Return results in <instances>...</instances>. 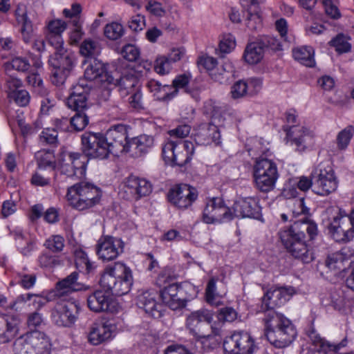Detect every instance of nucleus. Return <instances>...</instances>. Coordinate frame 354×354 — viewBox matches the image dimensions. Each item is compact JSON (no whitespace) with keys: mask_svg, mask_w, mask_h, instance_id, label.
I'll return each instance as SVG.
<instances>
[{"mask_svg":"<svg viewBox=\"0 0 354 354\" xmlns=\"http://www.w3.org/2000/svg\"><path fill=\"white\" fill-rule=\"evenodd\" d=\"M87 162L88 159L84 155L64 151L59 156L57 165L62 174L80 179L86 175Z\"/></svg>","mask_w":354,"mask_h":354,"instance_id":"13","label":"nucleus"},{"mask_svg":"<svg viewBox=\"0 0 354 354\" xmlns=\"http://www.w3.org/2000/svg\"><path fill=\"white\" fill-rule=\"evenodd\" d=\"M151 190V185L148 180L135 176H130L121 183L119 193L127 199L138 200L149 195Z\"/></svg>","mask_w":354,"mask_h":354,"instance_id":"17","label":"nucleus"},{"mask_svg":"<svg viewBox=\"0 0 354 354\" xmlns=\"http://www.w3.org/2000/svg\"><path fill=\"white\" fill-rule=\"evenodd\" d=\"M21 81L17 78L10 77L7 80L8 97L19 106H25L30 102V95L27 91L21 88Z\"/></svg>","mask_w":354,"mask_h":354,"instance_id":"34","label":"nucleus"},{"mask_svg":"<svg viewBox=\"0 0 354 354\" xmlns=\"http://www.w3.org/2000/svg\"><path fill=\"white\" fill-rule=\"evenodd\" d=\"M233 218V213L219 197L207 198L202 220L207 224H220Z\"/></svg>","mask_w":354,"mask_h":354,"instance_id":"11","label":"nucleus"},{"mask_svg":"<svg viewBox=\"0 0 354 354\" xmlns=\"http://www.w3.org/2000/svg\"><path fill=\"white\" fill-rule=\"evenodd\" d=\"M250 9L246 8V26L250 30H257L261 26V19L255 10L252 12Z\"/></svg>","mask_w":354,"mask_h":354,"instance_id":"60","label":"nucleus"},{"mask_svg":"<svg viewBox=\"0 0 354 354\" xmlns=\"http://www.w3.org/2000/svg\"><path fill=\"white\" fill-rule=\"evenodd\" d=\"M104 33L110 40H116L123 35L124 28L119 23L112 22L104 27Z\"/></svg>","mask_w":354,"mask_h":354,"instance_id":"56","label":"nucleus"},{"mask_svg":"<svg viewBox=\"0 0 354 354\" xmlns=\"http://www.w3.org/2000/svg\"><path fill=\"white\" fill-rule=\"evenodd\" d=\"M115 50L129 62L136 61L140 57V50L136 46H116Z\"/></svg>","mask_w":354,"mask_h":354,"instance_id":"55","label":"nucleus"},{"mask_svg":"<svg viewBox=\"0 0 354 354\" xmlns=\"http://www.w3.org/2000/svg\"><path fill=\"white\" fill-rule=\"evenodd\" d=\"M214 314L211 310L202 309L192 313L187 319V326L190 333L197 339H203L211 337L209 335H205L203 331L205 326L204 322L211 324L213 330L216 329L212 324Z\"/></svg>","mask_w":354,"mask_h":354,"instance_id":"19","label":"nucleus"},{"mask_svg":"<svg viewBox=\"0 0 354 354\" xmlns=\"http://www.w3.org/2000/svg\"><path fill=\"white\" fill-rule=\"evenodd\" d=\"M82 147L86 158L104 159L108 157L105 138L100 133L85 132L82 134Z\"/></svg>","mask_w":354,"mask_h":354,"instance_id":"16","label":"nucleus"},{"mask_svg":"<svg viewBox=\"0 0 354 354\" xmlns=\"http://www.w3.org/2000/svg\"><path fill=\"white\" fill-rule=\"evenodd\" d=\"M53 68L51 82L57 86L63 84L72 69L59 68L57 67Z\"/></svg>","mask_w":354,"mask_h":354,"instance_id":"59","label":"nucleus"},{"mask_svg":"<svg viewBox=\"0 0 354 354\" xmlns=\"http://www.w3.org/2000/svg\"><path fill=\"white\" fill-rule=\"evenodd\" d=\"M204 113L214 119V121L216 120L218 122H221L223 107L221 104L213 100H208L205 102L203 106Z\"/></svg>","mask_w":354,"mask_h":354,"instance_id":"49","label":"nucleus"},{"mask_svg":"<svg viewBox=\"0 0 354 354\" xmlns=\"http://www.w3.org/2000/svg\"><path fill=\"white\" fill-rule=\"evenodd\" d=\"M88 123V116L81 112L77 113L71 119V124L76 131L83 130Z\"/></svg>","mask_w":354,"mask_h":354,"instance_id":"63","label":"nucleus"},{"mask_svg":"<svg viewBox=\"0 0 354 354\" xmlns=\"http://www.w3.org/2000/svg\"><path fill=\"white\" fill-rule=\"evenodd\" d=\"M348 262V259L346 255L342 252H338L328 256L326 265L331 270H343Z\"/></svg>","mask_w":354,"mask_h":354,"instance_id":"48","label":"nucleus"},{"mask_svg":"<svg viewBox=\"0 0 354 354\" xmlns=\"http://www.w3.org/2000/svg\"><path fill=\"white\" fill-rule=\"evenodd\" d=\"M246 82L244 80L236 82L231 87V95L232 98L239 99L248 94Z\"/></svg>","mask_w":354,"mask_h":354,"instance_id":"62","label":"nucleus"},{"mask_svg":"<svg viewBox=\"0 0 354 354\" xmlns=\"http://www.w3.org/2000/svg\"><path fill=\"white\" fill-rule=\"evenodd\" d=\"M296 204L297 208L292 210V214L295 217L304 214L303 218L295 222V223H299L297 230L303 232L306 230L313 239L317 234V225L308 218L306 214L308 213V209L304 205V198L297 201Z\"/></svg>","mask_w":354,"mask_h":354,"instance_id":"29","label":"nucleus"},{"mask_svg":"<svg viewBox=\"0 0 354 354\" xmlns=\"http://www.w3.org/2000/svg\"><path fill=\"white\" fill-rule=\"evenodd\" d=\"M160 295L165 305L171 310L181 309L186 305L187 298L183 296V292L177 283H172L165 287L160 291Z\"/></svg>","mask_w":354,"mask_h":354,"instance_id":"25","label":"nucleus"},{"mask_svg":"<svg viewBox=\"0 0 354 354\" xmlns=\"http://www.w3.org/2000/svg\"><path fill=\"white\" fill-rule=\"evenodd\" d=\"M115 326L106 322L102 324H94L91 326L88 335V342L93 345H99L112 338Z\"/></svg>","mask_w":354,"mask_h":354,"instance_id":"27","label":"nucleus"},{"mask_svg":"<svg viewBox=\"0 0 354 354\" xmlns=\"http://www.w3.org/2000/svg\"><path fill=\"white\" fill-rule=\"evenodd\" d=\"M216 318L219 323L233 322L241 319V316L235 309L232 307H225L219 309L217 312Z\"/></svg>","mask_w":354,"mask_h":354,"instance_id":"51","label":"nucleus"},{"mask_svg":"<svg viewBox=\"0 0 354 354\" xmlns=\"http://www.w3.org/2000/svg\"><path fill=\"white\" fill-rule=\"evenodd\" d=\"M197 197L196 189L186 184L174 187L168 194L169 201L179 208L188 207Z\"/></svg>","mask_w":354,"mask_h":354,"instance_id":"22","label":"nucleus"},{"mask_svg":"<svg viewBox=\"0 0 354 354\" xmlns=\"http://www.w3.org/2000/svg\"><path fill=\"white\" fill-rule=\"evenodd\" d=\"M299 223L279 232L280 239L288 251L296 259L304 263H310L314 258L313 253L305 241V234L297 231Z\"/></svg>","mask_w":354,"mask_h":354,"instance_id":"5","label":"nucleus"},{"mask_svg":"<svg viewBox=\"0 0 354 354\" xmlns=\"http://www.w3.org/2000/svg\"><path fill=\"white\" fill-rule=\"evenodd\" d=\"M100 283L103 290L88 297V308L95 313H117L120 306L113 295L119 296L129 292L133 284L131 270L124 263L116 262L105 268Z\"/></svg>","mask_w":354,"mask_h":354,"instance_id":"1","label":"nucleus"},{"mask_svg":"<svg viewBox=\"0 0 354 354\" xmlns=\"http://www.w3.org/2000/svg\"><path fill=\"white\" fill-rule=\"evenodd\" d=\"M75 59L74 53L69 49L64 46H57L54 55L49 59V63L52 67L72 69Z\"/></svg>","mask_w":354,"mask_h":354,"instance_id":"33","label":"nucleus"},{"mask_svg":"<svg viewBox=\"0 0 354 354\" xmlns=\"http://www.w3.org/2000/svg\"><path fill=\"white\" fill-rule=\"evenodd\" d=\"M75 261L80 272L88 274L95 268L94 263L90 261L87 254L82 249L75 251Z\"/></svg>","mask_w":354,"mask_h":354,"instance_id":"45","label":"nucleus"},{"mask_svg":"<svg viewBox=\"0 0 354 354\" xmlns=\"http://www.w3.org/2000/svg\"><path fill=\"white\" fill-rule=\"evenodd\" d=\"M309 338L312 344L309 348L307 354H337V351L344 345L331 344L322 339L319 334L315 331L310 332Z\"/></svg>","mask_w":354,"mask_h":354,"instance_id":"31","label":"nucleus"},{"mask_svg":"<svg viewBox=\"0 0 354 354\" xmlns=\"http://www.w3.org/2000/svg\"><path fill=\"white\" fill-rule=\"evenodd\" d=\"M264 49L262 46H246L243 57L250 65L259 63L263 58Z\"/></svg>","mask_w":354,"mask_h":354,"instance_id":"44","label":"nucleus"},{"mask_svg":"<svg viewBox=\"0 0 354 354\" xmlns=\"http://www.w3.org/2000/svg\"><path fill=\"white\" fill-rule=\"evenodd\" d=\"M205 298L207 303L213 306H220L223 304L222 296L216 292V280L211 279L205 290Z\"/></svg>","mask_w":354,"mask_h":354,"instance_id":"47","label":"nucleus"},{"mask_svg":"<svg viewBox=\"0 0 354 354\" xmlns=\"http://www.w3.org/2000/svg\"><path fill=\"white\" fill-rule=\"evenodd\" d=\"M295 293L294 288L290 286L270 288L262 299V308L268 310L281 306L288 301Z\"/></svg>","mask_w":354,"mask_h":354,"instance_id":"23","label":"nucleus"},{"mask_svg":"<svg viewBox=\"0 0 354 354\" xmlns=\"http://www.w3.org/2000/svg\"><path fill=\"white\" fill-rule=\"evenodd\" d=\"M50 349L49 338L38 330L20 337L14 344L15 354H50Z\"/></svg>","mask_w":354,"mask_h":354,"instance_id":"10","label":"nucleus"},{"mask_svg":"<svg viewBox=\"0 0 354 354\" xmlns=\"http://www.w3.org/2000/svg\"><path fill=\"white\" fill-rule=\"evenodd\" d=\"M112 75L117 81L116 84L108 86L110 87L111 90L114 86H118L122 95L130 94L140 88L138 79L131 72L125 74L124 76L120 77V79H118L119 73L117 71L114 72Z\"/></svg>","mask_w":354,"mask_h":354,"instance_id":"36","label":"nucleus"},{"mask_svg":"<svg viewBox=\"0 0 354 354\" xmlns=\"http://www.w3.org/2000/svg\"><path fill=\"white\" fill-rule=\"evenodd\" d=\"M19 319L12 315H0V344L10 342L17 335Z\"/></svg>","mask_w":354,"mask_h":354,"instance_id":"30","label":"nucleus"},{"mask_svg":"<svg viewBox=\"0 0 354 354\" xmlns=\"http://www.w3.org/2000/svg\"><path fill=\"white\" fill-rule=\"evenodd\" d=\"M315 50L312 46H296L292 49L294 59L301 64L312 67L315 65Z\"/></svg>","mask_w":354,"mask_h":354,"instance_id":"41","label":"nucleus"},{"mask_svg":"<svg viewBox=\"0 0 354 354\" xmlns=\"http://www.w3.org/2000/svg\"><path fill=\"white\" fill-rule=\"evenodd\" d=\"M338 186V181L333 169L329 165L320 163L314 170L313 192L325 196L334 192Z\"/></svg>","mask_w":354,"mask_h":354,"instance_id":"12","label":"nucleus"},{"mask_svg":"<svg viewBox=\"0 0 354 354\" xmlns=\"http://www.w3.org/2000/svg\"><path fill=\"white\" fill-rule=\"evenodd\" d=\"M354 129L352 126H348L339 131L336 138L337 148L340 150H345L353 136Z\"/></svg>","mask_w":354,"mask_h":354,"instance_id":"53","label":"nucleus"},{"mask_svg":"<svg viewBox=\"0 0 354 354\" xmlns=\"http://www.w3.org/2000/svg\"><path fill=\"white\" fill-rule=\"evenodd\" d=\"M128 127L124 124H118L111 127L106 134V145L108 147V155L112 153L118 156L123 153H129V142L128 140Z\"/></svg>","mask_w":354,"mask_h":354,"instance_id":"14","label":"nucleus"},{"mask_svg":"<svg viewBox=\"0 0 354 354\" xmlns=\"http://www.w3.org/2000/svg\"><path fill=\"white\" fill-rule=\"evenodd\" d=\"M147 87L158 99L165 100L169 96L170 86L168 85H162L159 82L151 80L147 83Z\"/></svg>","mask_w":354,"mask_h":354,"instance_id":"50","label":"nucleus"},{"mask_svg":"<svg viewBox=\"0 0 354 354\" xmlns=\"http://www.w3.org/2000/svg\"><path fill=\"white\" fill-rule=\"evenodd\" d=\"M194 144L188 140L166 141L162 147V156L165 163L171 166L183 167L189 162L194 154Z\"/></svg>","mask_w":354,"mask_h":354,"instance_id":"8","label":"nucleus"},{"mask_svg":"<svg viewBox=\"0 0 354 354\" xmlns=\"http://www.w3.org/2000/svg\"><path fill=\"white\" fill-rule=\"evenodd\" d=\"M30 66V63L24 58L19 57L13 58L11 62L5 63L4 67L6 71H10L11 69H15L18 71H25L28 70Z\"/></svg>","mask_w":354,"mask_h":354,"instance_id":"57","label":"nucleus"},{"mask_svg":"<svg viewBox=\"0 0 354 354\" xmlns=\"http://www.w3.org/2000/svg\"><path fill=\"white\" fill-rule=\"evenodd\" d=\"M198 67L200 71L206 72L215 82H223L225 80L224 69L218 68V61L214 57L202 55L197 60Z\"/></svg>","mask_w":354,"mask_h":354,"instance_id":"28","label":"nucleus"},{"mask_svg":"<svg viewBox=\"0 0 354 354\" xmlns=\"http://www.w3.org/2000/svg\"><path fill=\"white\" fill-rule=\"evenodd\" d=\"M102 189L95 184L82 181L69 187L66 195L70 205L78 210L90 209L100 203Z\"/></svg>","mask_w":354,"mask_h":354,"instance_id":"3","label":"nucleus"},{"mask_svg":"<svg viewBox=\"0 0 354 354\" xmlns=\"http://www.w3.org/2000/svg\"><path fill=\"white\" fill-rule=\"evenodd\" d=\"M84 66V79L85 83L92 86V81L97 80L100 83V89L102 90V99L107 100L111 94V88L108 86L115 85L116 80L115 77L110 74L112 69L115 68L113 64H104L98 59H94Z\"/></svg>","mask_w":354,"mask_h":354,"instance_id":"7","label":"nucleus"},{"mask_svg":"<svg viewBox=\"0 0 354 354\" xmlns=\"http://www.w3.org/2000/svg\"><path fill=\"white\" fill-rule=\"evenodd\" d=\"M171 69L170 60L165 57H160L156 59L154 65L155 71L162 75L168 74Z\"/></svg>","mask_w":354,"mask_h":354,"instance_id":"61","label":"nucleus"},{"mask_svg":"<svg viewBox=\"0 0 354 354\" xmlns=\"http://www.w3.org/2000/svg\"><path fill=\"white\" fill-rule=\"evenodd\" d=\"M80 304L75 301H61L56 304L51 311L53 322L61 327H71L76 322Z\"/></svg>","mask_w":354,"mask_h":354,"instance_id":"15","label":"nucleus"},{"mask_svg":"<svg viewBox=\"0 0 354 354\" xmlns=\"http://www.w3.org/2000/svg\"><path fill=\"white\" fill-rule=\"evenodd\" d=\"M223 348L224 354H255L259 348L249 332L235 330L224 337Z\"/></svg>","mask_w":354,"mask_h":354,"instance_id":"9","label":"nucleus"},{"mask_svg":"<svg viewBox=\"0 0 354 354\" xmlns=\"http://www.w3.org/2000/svg\"><path fill=\"white\" fill-rule=\"evenodd\" d=\"M233 217H249L259 218L261 216V207L258 197L250 196L238 198L233 205Z\"/></svg>","mask_w":354,"mask_h":354,"instance_id":"21","label":"nucleus"},{"mask_svg":"<svg viewBox=\"0 0 354 354\" xmlns=\"http://www.w3.org/2000/svg\"><path fill=\"white\" fill-rule=\"evenodd\" d=\"M91 85L85 83V80H80L72 88L70 95L67 98L68 106L73 110L79 111L86 106L87 95L91 90Z\"/></svg>","mask_w":354,"mask_h":354,"instance_id":"24","label":"nucleus"},{"mask_svg":"<svg viewBox=\"0 0 354 354\" xmlns=\"http://www.w3.org/2000/svg\"><path fill=\"white\" fill-rule=\"evenodd\" d=\"M277 163L269 158L257 159L252 167V178L254 187L261 192L272 191L279 179Z\"/></svg>","mask_w":354,"mask_h":354,"instance_id":"6","label":"nucleus"},{"mask_svg":"<svg viewBox=\"0 0 354 354\" xmlns=\"http://www.w3.org/2000/svg\"><path fill=\"white\" fill-rule=\"evenodd\" d=\"M155 145L152 136L141 134L132 138L129 142V153L133 157H140L149 153Z\"/></svg>","mask_w":354,"mask_h":354,"instance_id":"35","label":"nucleus"},{"mask_svg":"<svg viewBox=\"0 0 354 354\" xmlns=\"http://www.w3.org/2000/svg\"><path fill=\"white\" fill-rule=\"evenodd\" d=\"M324 216L327 218L328 233L337 242H347L354 238V227L348 218L347 212L338 207L327 208Z\"/></svg>","mask_w":354,"mask_h":354,"instance_id":"4","label":"nucleus"},{"mask_svg":"<svg viewBox=\"0 0 354 354\" xmlns=\"http://www.w3.org/2000/svg\"><path fill=\"white\" fill-rule=\"evenodd\" d=\"M15 15L17 23L21 25V33L23 41L25 43L31 42L33 37V29L32 22L28 19L26 12L21 8H17Z\"/></svg>","mask_w":354,"mask_h":354,"instance_id":"40","label":"nucleus"},{"mask_svg":"<svg viewBox=\"0 0 354 354\" xmlns=\"http://www.w3.org/2000/svg\"><path fill=\"white\" fill-rule=\"evenodd\" d=\"M79 51L84 57L82 64L86 65L87 63L97 59V57L100 54L101 49L99 46H80Z\"/></svg>","mask_w":354,"mask_h":354,"instance_id":"52","label":"nucleus"},{"mask_svg":"<svg viewBox=\"0 0 354 354\" xmlns=\"http://www.w3.org/2000/svg\"><path fill=\"white\" fill-rule=\"evenodd\" d=\"M286 136L284 139L287 145L293 147L296 151H303L307 145L313 142L315 136L313 130L304 125H292L285 129Z\"/></svg>","mask_w":354,"mask_h":354,"instance_id":"18","label":"nucleus"},{"mask_svg":"<svg viewBox=\"0 0 354 354\" xmlns=\"http://www.w3.org/2000/svg\"><path fill=\"white\" fill-rule=\"evenodd\" d=\"M67 26V23L60 19H53L48 23L46 37L50 44H64L62 35L66 30Z\"/></svg>","mask_w":354,"mask_h":354,"instance_id":"39","label":"nucleus"},{"mask_svg":"<svg viewBox=\"0 0 354 354\" xmlns=\"http://www.w3.org/2000/svg\"><path fill=\"white\" fill-rule=\"evenodd\" d=\"M245 147L248 155L255 160L263 158L262 156H267L270 151V143L261 138H248Z\"/></svg>","mask_w":354,"mask_h":354,"instance_id":"38","label":"nucleus"},{"mask_svg":"<svg viewBox=\"0 0 354 354\" xmlns=\"http://www.w3.org/2000/svg\"><path fill=\"white\" fill-rule=\"evenodd\" d=\"M124 251V242L118 238L106 236L97 242L96 252L99 258L109 261L115 259Z\"/></svg>","mask_w":354,"mask_h":354,"instance_id":"20","label":"nucleus"},{"mask_svg":"<svg viewBox=\"0 0 354 354\" xmlns=\"http://www.w3.org/2000/svg\"><path fill=\"white\" fill-rule=\"evenodd\" d=\"M35 157L40 168L50 167L54 169L57 165L55 155L50 150H41L36 153Z\"/></svg>","mask_w":354,"mask_h":354,"instance_id":"46","label":"nucleus"},{"mask_svg":"<svg viewBox=\"0 0 354 354\" xmlns=\"http://www.w3.org/2000/svg\"><path fill=\"white\" fill-rule=\"evenodd\" d=\"M77 274L72 272L69 276L57 283L56 288L59 295L68 294L73 291H79L84 288V286L78 283Z\"/></svg>","mask_w":354,"mask_h":354,"instance_id":"43","label":"nucleus"},{"mask_svg":"<svg viewBox=\"0 0 354 354\" xmlns=\"http://www.w3.org/2000/svg\"><path fill=\"white\" fill-rule=\"evenodd\" d=\"M329 302L322 300L325 305H330L335 310L341 313H348L351 310L353 300L351 297L343 291L336 292L330 294L328 298Z\"/></svg>","mask_w":354,"mask_h":354,"instance_id":"37","label":"nucleus"},{"mask_svg":"<svg viewBox=\"0 0 354 354\" xmlns=\"http://www.w3.org/2000/svg\"><path fill=\"white\" fill-rule=\"evenodd\" d=\"M45 245L54 252H60L64 247V239L59 235L51 236L46 241Z\"/></svg>","mask_w":354,"mask_h":354,"instance_id":"58","label":"nucleus"},{"mask_svg":"<svg viewBox=\"0 0 354 354\" xmlns=\"http://www.w3.org/2000/svg\"><path fill=\"white\" fill-rule=\"evenodd\" d=\"M71 23L73 26L68 32L71 44H79L84 35L82 29V21L80 19H75L71 20Z\"/></svg>","mask_w":354,"mask_h":354,"instance_id":"54","label":"nucleus"},{"mask_svg":"<svg viewBox=\"0 0 354 354\" xmlns=\"http://www.w3.org/2000/svg\"><path fill=\"white\" fill-rule=\"evenodd\" d=\"M179 287L183 296L187 298V301L195 298L199 292L198 288L190 282H184L179 285Z\"/></svg>","mask_w":354,"mask_h":354,"instance_id":"64","label":"nucleus"},{"mask_svg":"<svg viewBox=\"0 0 354 354\" xmlns=\"http://www.w3.org/2000/svg\"><path fill=\"white\" fill-rule=\"evenodd\" d=\"M157 292L147 290L138 296V305L151 316L158 318L161 315V305L157 301Z\"/></svg>","mask_w":354,"mask_h":354,"instance_id":"32","label":"nucleus"},{"mask_svg":"<svg viewBox=\"0 0 354 354\" xmlns=\"http://www.w3.org/2000/svg\"><path fill=\"white\" fill-rule=\"evenodd\" d=\"M194 139L198 145H209L214 144L218 145L221 142V134L216 125L203 124L196 130Z\"/></svg>","mask_w":354,"mask_h":354,"instance_id":"26","label":"nucleus"},{"mask_svg":"<svg viewBox=\"0 0 354 354\" xmlns=\"http://www.w3.org/2000/svg\"><path fill=\"white\" fill-rule=\"evenodd\" d=\"M265 334L277 348H285L295 339L297 331L291 321L274 310L268 311L264 317Z\"/></svg>","mask_w":354,"mask_h":354,"instance_id":"2","label":"nucleus"},{"mask_svg":"<svg viewBox=\"0 0 354 354\" xmlns=\"http://www.w3.org/2000/svg\"><path fill=\"white\" fill-rule=\"evenodd\" d=\"M18 249L24 255H28L35 248V243L30 239L29 234L24 233L20 227H15L12 231Z\"/></svg>","mask_w":354,"mask_h":354,"instance_id":"42","label":"nucleus"}]
</instances>
